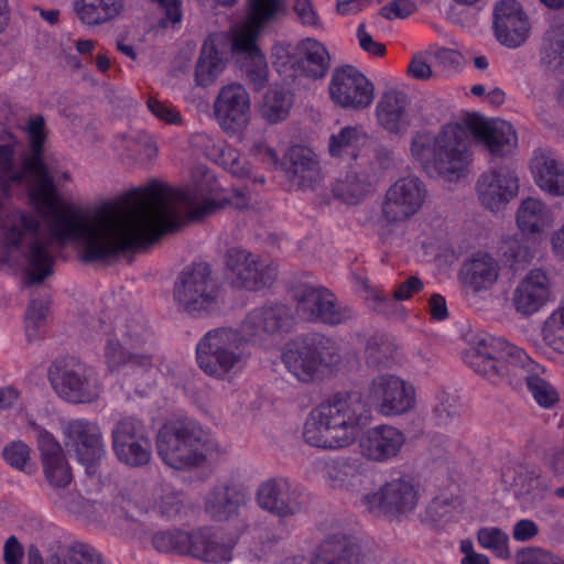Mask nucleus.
<instances>
[{
    "instance_id": "nucleus-1",
    "label": "nucleus",
    "mask_w": 564,
    "mask_h": 564,
    "mask_svg": "<svg viewBox=\"0 0 564 564\" xmlns=\"http://www.w3.org/2000/svg\"><path fill=\"white\" fill-rule=\"evenodd\" d=\"M25 132L30 154L24 158V164L17 159L18 139L12 134H0V194L8 196L11 188L25 182L26 172H30L34 176L30 198L43 220L44 232L59 246L75 245L84 262L108 260L115 206L105 205L89 210L63 202L43 160L46 139L44 118L31 117Z\"/></svg>"
},
{
    "instance_id": "nucleus-2",
    "label": "nucleus",
    "mask_w": 564,
    "mask_h": 564,
    "mask_svg": "<svg viewBox=\"0 0 564 564\" xmlns=\"http://www.w3.org/2000/svg\"><path fill=\"white\" fill-rule=\"evenodd\" d=\"M128 202L129 206L122 210L115 207L109 259L152 243L162 235L175 230L180 227L181 213L187 214L191 219H200L226 205L243 209L249 204L247 196L238 191L216 203L205 197L204 189L199 186L193 192H174L156 181L130 192Z\"/></svg>"
},
{
    "instance_id": "nucleus-3",
    "label": "nucleus",
    "mask_w": 564,
    "mask_h": 564,
    "mask_svg": "<svg viewBox=\"0 0 564 564\" xmlns=\"http://www.w3.org/2000/svg\"><path fill=\"white\" fill-rule=\"evenodd\" d=\"M293 325L291 310L283 304L251 311L240 329L221 327L207 332L196 345L198 367L217 380L231 381L248 360L246 344L262 343L269 337L288 333Z\"/></svg>"
},
{
    "instance_id": "nucleus-4",
    "label": "nucleus",
    "mask_w": 564,
    "mask_h": 564,
    "mask_svg": "<svg viewBox=\"0 0 564 564\" xmlns=\"http://www.w3.org/2000/svg\"><path fill=\"white\" fill-rule=\"evenodd\" d=\"M368 422L369 412L359 395L336 393L311 410L302 435L310 446L341 449L355 443Z\"/></svg>"
},
{
    "instance_id": "nucleus-5",
    "label": "nucleus",
    "mask_w": 564,
    "mask_h": 564,
    "mask_svg": "<svg viewBox=\"0 0 564 564\" xmlns=\"http://www.w3.org/2000/svg\"><path fill=\"white\" fill-rule=\"evenodd\" d=\"M410 153L425 171H434L448 182L464 178L471 162L468 134L459 122L443 126L436 134L415 132L411 138Z\"/></svg>"
},
{
    "instance_id": "nucleus-6",
    "label": "nucleus",
    "mask_w": 564,
    "mask_h": 564,
    "mask_svg": "<svg viewBox=\"0 0 564 564\" xmlns=\"http://www.w3.org/2000/svg\"><path fill=\"white\" fill-rule=\"evenodd\" d=\"M463 358L476 373L495 384H518L532 372L542 370L522 348L488 334L475 336L473 346Z\"/></svg>"
},
{
    "instance_id": "nucleus-7",
    "label": "nucleus",
    "mask_w": 564,
    "mask_h": 564,
    "mask_svg": "<svg viewBox=\"0 0 564 564\" xmlns=\"http://www.w3.org/2000/svg\"><path fill=\"white\" fill-rule=\"evenodd\" d=\"M156 449L163 463L174 469L198 467L225 454L217 441L205 436L192 421L165 423L158 432Z\"/></svg>"
},
{
    "instance_id": "nucleus-8",
    "label": "nucleus",
    "mask_w": 564,
    "mask_h": 564,
    "mask_svg": "<svg viewBox=\"0 0 564 564\" xmlns=\"http://www.w3.org/2000/svg\"><path fill=\"white\" fill-rule=\"evenodd\" d=\"M173 299L180 311L202 317L219 308L220 285L206 262L183 269L174 284Z\"/></svg>"
},
{
    "instance_id": "nucleus-9",
    "label": "nucleus",
    "mask_w": 564,
    "mask_h": 564,
    "mask_svg": "<svg viewBox=\"0 0 564 564\" xmlns=\"http://www.w3.org/2000/svg\"><path fill=\"white\" fill-rule=\"evenodd\" d=\"M282 359L299 381L311 382L322 367L337 365L340 356L337 345L330 338L311 334L290 343Z\"/></svg>"
},
{
    "instance_id": "nucleus-10",
    "label": "nucleus",
    "mask_w": 564,
    "mask_h": 564,
    "mask_svg": "<svg viewBox=\"0 0 564 564\" xmlns=\"http://www.w3.org/2000/svg\"><path fill=\"white\" fill-rule=\"evenodd\" d=\"M48 379L57 395L74 404L95 402L102 391L98 371L74 358L55 362L50 368Z\"/></svg>"
},
{
    "instance_id": "nucleus-11",
    "label": "nucleus",
    "mask_w": 564,
    "mask_h": 564,
    "mask_svg": "<svg viewBox=\"0 0 564 564\" xmlns=\"http://www.w3.org/2000/svg\"><path fill=\"white\" fill-rule=\"evenodd\" d=\"M147 329L142 316L135 315L124 325V343L117 338H108L104 358L109 373H128L148 371L152 367L150 355L140 354L135 348L145 343Z\"/></svg>"
},
{
    "instance_id": "nucleus-12",
    "label": "nucleus",
    "mask_w": 564,
    "mask_h": 564,
    "mask_svg": "<svg viewBox=\"0 0 564 564\" xmlns=\"http://www.w3.org/2000/svg\"><path fill=\"white\" fill-rule=\"evenodd\" d=\"M111 445L117 459L129 467L147 466L152 458L150 431L142 420L124 415L111 430Z\"/></svg>"
},
{
    "instance_id": "nucleus-13",
    "label": "nucleus",
    "mask_w": 564,
    "mask_h": 564,
    "mask_svg": "<svg viewBox=\"0 0 564 564\" xmlns=\"http://www.w3.org/2000/svg\"><path fill=\"white\" fill-rule=\"evenodd\" d=\"M273 64L279 72L293 69L313 79L323 78L330 67V56L327 48L317 40L307 37L297 43L294 54H290V45L278 44L273 47Z\"/></svg>"
},
{
    "instance_id": "nucleus-14",
    "label": "nucleus",
    "mask_w": 564,
    "mask_h": 564,
    "mask_svg": "<svg viewBox=\"0 0 564 564\" xmlns=\"http://www.w3.org/2000/svg\"><path fill=\"white\" fill-rule=\"evenodd\" d=\"M367 398L375 410L383 416H399L415 406V389L412 383L392 373L373 377Z\"/></svg>"
},
{
    "instance_id": "nucleus-15",
    "label": "nucleus",
    "mask_w": 564,
    "mask_h": 564,
    "mask_svg": "<svg viewBox=\"0 0 564 564\" xmlns=\"http://www.w3.org/2000/svg\"><path fill=\"white\" fill-rule=\"evenodd\" d=\"M297 313L310 322L329 326L345 324L355 317L351 306L338 302L326 288L305 286L295 294Z\"/></svg>"
},
{
    "instance_id": "nucleus-16",
    "label": "nucleus",
    "mask_w": 564,
    "mask_h": 564,
    "mask_svg": "<svg viewBox=\"0 0 564 564\" xmlns=\"http://www.w3.org/2000/svg\"><path fill=\"white\" fill-rule=\"evenodd\" d=\"M328 94L337 107L360 111L372 104L375 86L356 67L347 65L334 69L328 84Z\"/></svg>"
},
{
    "instance_id": "nucleus-17",
    "label": "nucleus",
    "mask_w": 564,
    "mask_h": 564,
    "mask_svg": "<svg viewBox=\"0 0 564 564\" xmlns=\"http://www.w3.org/2000/svg\"><path fill=\"white\" fill-rule=\"evenodd\" d=\"M227 278L236 289L249 291L269 286L275 279V268L263 264L260 257L246 249L229 248L225 254Z\"/></svg>"
},
{
    "instance_id": "nucleus-18",
    "label": "nucleus",
    "mask_w": 564,
    "mask_h": 564,
    "mask_svg": "<svg viewBox=\"0 0 564 564\" xmlns=\"http://www.w3.org/2000/svg\"><path fill=\"white\" fill-rule=\"evenodd\" d=\"M250 109V96L238 83L223 86L213 102L214 118L228 135L240 134L247 128Z\"/></svg>"
},
{
    "instance_id": "nucleus-19",
    "label": "nucleus",
    "mask_w": 564,
    "mask_h": 564,
    "mask_svg": "<svg viewBox=\"0 0 564 564\" xmlns=\"http://www.w3.org/2000/svg\"><path fill=\"white\" fill-rule=\"evenodd\" d=\"M65 445L75 453L87 474L96 473V465L106 455L101 430L96 422L86 419L68 421L63 430Z\"/></svg>"
},
{
    "instance_id": "nucleus-20",
    "label": "nucleus",
    "mask_w": 564,
    "mask_h": 564,
    "mask_svg": "<svg viewBox=\"0 0 564 564\" xmlns=\"http://www.w3.org/2000/svg\"><path fill=\"white\" fill-rule=\"evenodd\" d=\"M426 197V186L419 177H401L386 193L382 216L388 223L408 220L421 210Z\"/></svg>"
},
{
    "instance_id": "nucleus-21",
    "label": "nucleus",
    "mask_w": 564,
    "mask_h": 564,
    "mask_svg": "<svg viewBox=\"0 0 564 564\" xmlns=\"http://www.w3.org/2000/svg\"><path fill=\"white\" fill-rule=\"evenodd\" d=\"M259 507L280 518H288L305 509L307 495L301 486L288 478H273L257 490Z\"/></svg>"
},
{
    "instance_id": "nucleus-22",
    "label": "nucleus",
    "mask_w": 564,
    "mask_h": 564,
    "mask_svg": "<svg viewBox=\"0 0 564 564\" xmlns=\"http://www.w3.org/2000/svg\"><path fill=\"white\" fill-rule=\"evenodd\" d=\"M462 124L492 156H508L518 147L516 130L508 121H488L477 115H468Z\"/></svg>"
},
{
    "instance_id": "nucleus-23",
    "label": "nucleus",
    "mask_w": 564,
    "mask_h": 564,
    "mask_svg": "<svg viewBox=\"0 0 564 564\" xmlns=\"http://www.w3.org/2000/svg\"><path fill=\"white\" fill-rule=\"evenodd\" d=\"M518 192L519 178L508 166L482 173L476 183V193L481 206L492 213L505 209Z\"/></svg>"
},
{
    "instance_id": "nucleus-24",
    "label": "nucleus",
    "mask_w": 564,
    "mask_h": 564,
    "mask_svg": "<svg viewBox=\"0 0 564 564\" xmlns=\"http://www.w3.org/2000/svg\"><path fill=\"white\" fill-rule=\"evenodd\" d=\"M553 288V280L545 270L531 269L512 291L511 304L518 314L531 316L554 300Z\"/></svg>"
},
{
    "instance_id": "nucleus-25",
    "label": "nucleus",
    "mask_w": 564,
    "mask_h": 564,
    "mask_svg": "<svg viewBox=\"0 0 564 564\" xmlns=\"http://www.w3.org/2000/svg\"><path fill=\"white\" fill-rule=\"evenodd\" d=\"M288 14V0H246V15L232 30L234 39L252 44L268 28Z\"/></svg>"
},
{
    "instance_id": "nucleus-26",
    "label": "nucleus",
    "mask_w": 564,
    "mask_h": 564,
    "mask_svg": "<svg viewBox=\"0 0 564 564\" xmlns=\"http://www.w3.org/2000/svg\"><path fill=\"white\" fill-rule=\"evenodd\" d=\"M405 435L398 427L380 424L367 429L358 440L362 458L373 463H387L395 458L405 444Z\"/></svg>"
},
{
    "instance_id": "nucleus-27",
    "label": "nucleus",
    "mask_w": 564,
    "mask_h": 564,
    "mask_svg": "<svg viewBox=\"0 0 564 564\" xmlns=\"http://www.w3.org/2000/svg\"><path fill=\"white\" fill-rule=\"evenodd\" d=\"M46 480L54 489L66 488L73 479L72 469L59 442L46 430L32 424Z\"/></svg>"
},
{
    "instance_id": "nucleus-28",
    "label": "nucleus",
    "mask_w": 564,
    "mask_h": 564,
    "mask_svg": "<svg viewBox=\"0 0 564 564\" xmlns=\"http://www.w3.org/2000/svg\"><path fill=\"white\" fill-rule=\"evenodd\" d=\"M500 275L498 261L489 253L478 251L467 258L459 270V280L466 295L478 296L494 289Z\"/></svg>"
},
{
    "instance_id": "nucleus-29",
    "label": "nucleus",
    "mask_w": 564,
    "mask_h": 564,
    "mask_svg": "<svg viewBox=\"0 0 564 564\" xmlns=\"http://www.w3.org/2000/svg\"><path fill=\"white\" fill-rule=\"evenodd\" d=\"M370 511L405 513L412 511L419 501L417 486L410 478H398L384 484L379 492L364 497Z\"/></svg>"
},
{
    "instance_id": "nucleus-30",
    "label": "nucleus",
    "mask_w": 564,
    "mask_h": 564,
    "mask_svg": "<svg viewBox=\"0 0 564 564\" xmlns=\"http://www.w3.org/2000/svg\"><path fill=\"white\" fill-rule=\"evenodd\" d=\"M494 30L497 40L508 46L518 47L528 39V17L517 0H502L494 10Z\"/></svg>"
},
{
    "instance_id": "nucleus-31",
    "label": "nucleus",
    "mask_w": 564,
    "mask_h": 564,
    "mask_svg": "<svg viewBox=\"0 0 564 564\" xmlns=\"http://www.w3.org/2000/svg\"><path fill=\"white\" fill-rule=\"evenodd\" d=\"M377 121L392 134H404L412 124L410 99L400 90L386 91L376 106Z\"/></svg>"
},
{
    "instance_id": "nucleus-32",
    "label": "nucleus",
    "mask_w": 564,
    "mask_h": 564,
    "mask_svg": "<svg viewBox=\"0 0 564 564\" xmlns=\"http://www.w3.org/2000/svg\"><path fill=\"white\" fill-rule=\"evenodd\" d=\"M250 498L248 488L240 484H221L208 494L205 510L216 521L228 520L238 514L239 509Z\"/></svg>"
},
{
    "instance_id": "nucleus-33",
    "label": "nucleus",
    "mask_w": 564,
    "mask_h": 564,
    "mask_svg": "<svg viewBox=\"0 0 564 564\" xmlns=\"http://www.w3.org/2000/svg\"><path fill=\"white\" fill-rule=\"evenodd\" d=\"M531 172L535 184L551 196H564V164L547 150L534 151Z\"/></svg>"
},
{
    "instance_id": "nucleus-34",
    "label": "nucleus",
    "mask_w": 564,
    "mask_h": 564,
    "mask_svg": "<svg viewBox=\"0 0 564 564\" xmlns=\"http://www.w3.org/2000/svg\"><path fill=\"white\" fill-rule=\"evenodd\" d=\"M286 176L299 188H313L322 177L316 154L306 147L294 145L288 152Z\"/></svg>"
},
{
    "instance_id": "nucleus-35",
    "label": "nucleus",
    "mask_w": 564,
    "mask_h": 564,
    "mask_svg": "<svg viewBox=\"0 0 564 564\" xmlns=\"http://www.w3.org/2000/svg\"><path fill=\"white\" fill-rule=\"evenodd\" d=\"M235 541L208 529L192 533L189 555L206 563H228L232 558Z\"/></svg>"
},
{
    "instance_id": "nucleus-36",
    "label": "nucleus",
    "mask_w": 564,
    "mask_h": 564,
    "mask_svg": "<svg viewBox=\"0 0 564 564\" xmlns=\"http://www.w3.org/2000/svg\"><path fill=\"white\" fill-rule=\"evenodd\" d=\"M311 564H371L361 554L359 545L349 536L337 533L328 536L319 546Z\"/></svg>"
},
{
    "instance_id": "nucleus-37",
    "label": "nucleus",
    "mask_w": 564,
    "mask_h": 564,
    "mask_svg": "<svg viewBox=\"0 0 564 564\" xmlns=\"http://www.w3.org/2000/svg\"><path fill=\"white\" fill-rule=\"evenodd\" d=\"M555 221L550 207L534 197H527L520 203L516 213V224L519 230L531 237L544 235Z\"/></svg>"
},
{
    "instance_id": "nucleus-38",
    "label": "nucleus",
    "mask_w": 564,
    "mask_h": 564,
    "mask_svg": "<svg viewBox=\"0 0 564 564\" xmlns=\"http://www.w3.org/2000/svg\"><path fill=\"white\" fill-rule=\"evenodd\" d=\"M126 9L124 0H75L74 12L86 26L95 28L120 19Z\"/></svg>"
},
{
    "instance_id": "nucleus-39",
    "label": "nucleus",
    "mask_w": 564,
    "mask_h": 564,
    "mask_svg": "<svg viewBox=\"0 0 564 564\" xmlns=\"http://www.w3.org/2000/svg\"><path fill=\"white\" fill-rule=\"evenodd\" d=\"M367 140L368 135L361 127L346 126L329 137L328 152L333 158L356 159Z\"/></svg>"
},
{
    "instance_id": "nucleus-40",
    "label": "nucleus",
    "mask_w": 564,
    "mask_h": 564,
    "mask_svg": "<svg viewBox=\"0 0 564 564\" xmlns=\"http://www.w3.org/2000/svg\"><path fill=\"white\" fill-rule=\"evenodd\" d=\"M257 42L252 40V44H246L243 39L232 37V50L236 53L245 54L250 59V63L246 65V77L254 89L259 90L268 80V64Z\"/></svg>"
},
{
    "instance_id": "nucleus-41",
    "label": "nucleus",
    "mask_w": 564,
    "mask_h": 564,
    "mask_svg": "<svg viewBox=\"0 0 564 564\" xmlns=\"http://www.w3.org/2000/svg\"><path fill=\"white\" fill-rule=\"evenodd\" d=\"M197 145L204 149L206 156L212 160L221 159L223 162H230L229 171L238 176L246 177L249 175V169L241 164V158L231 148H226L225 142L218 138L206 133H199L195 138Z\"/></svg>"
},
{
    "instance_id": "nucleus-42",
    "label": "nucleus",
    "mask_w": 564,
    "mask_h": 564,
    "mask_svg": "<svg viewBox=\"0 0 564 564\" xmlns=\"http://www.w3.org/2000/svg\"><path fill=\"white\" fill-rule=\"evenodd\" d=\"M225 69V62L213 43L205 42L196 63L194 79L197 86L207 87L215 83Z\"/></svg>"
},
{
    "instance_id": "nucleus-43",
    "label": "nucleus",
    "mask_w": 564,
    "mask_h": 564,
    "mask_svg": "<svg viewBox=\"0 0 564 564\" xmlns=\"http://www.w3.org/2000/svg\"><path fill=\"white\" fill-rule=\"evenodd\" d=\"M293 105V95L282 87H274L267 91L260 107L261 117L269 123H279L285 120Z\"/></svg>"
},
{
    "instance_id": "nucleus-44",
    "label": "nucleus",
    "mask_w": 564,
    "mask_h": 564,
    "mask_svg": "<svg viewBox=\"0 0 564 564\" xmlns=\"http://www.w3.org/2000/svg\"><path fill=\"white\" fill-rule=\"evenodd\" d=\"M369 189L370 184L366 176L352 170L338 177L332 186L333 195L347 204H357Z\"/></svg>"
},
{
    "instance_id": "nucleus-45",
    "label": "nucleus",
    "mask_w": 564,
    "mask_h": 564,
    "mask_svg": "<svg viewBox=\"0 0 564 564\" xmlns=\"http://www.w3.org/2000/svg\"><path fill=\"white\" fill-rule=\"evenodd\" d=\"M318 466L325 481L332 488H344L356 475V460L349 457L322 459Z\"/></svg>"
},
{
    "instance_id": "nucleus-46",
    "label": "nucleus",
    "mask_w": 564,
    "mask_h": 564,
    "mask_svg": "<svg viewBox=\"0 0 564 564\" xmlns=\"http://www.w3.org/2000/svg\"><path fill=\"white\" fill-rule=\"evenodd\" d=\"M542 61L553 69L564 65V23L555 22L546 31Z\"/></svg>"
},
{
    "instance_id": "nucleus-47",
    "label": "nucleus",
    "mask_w": 564,
    "mask_h": 564,
    "mask_svg": "<svg viewBox=\"0 0 564 564\" xmlns=\"http://www.w3.org/2000/svg\"><path fill=\"white\" fill-rule=\"evenodd\" d=\"M192 533L182 530L159 531L152 538L153 547L161 553L189 555Z\"/></svg>"
},
{
    "instance_id": "nucleus-48",
    "label": "nucleus",
    "mask_w": 564,
    "mask_h": 564,
    "mask_svg": "<svg viewBox=\"0 0 564 564\" xmlns=\"http://www.w3.org/2000/svg\"><path fill=\"white\" fill-rule=\"evenodd\" d=\"M48 564H104L95 549L87 544L76 543L65 554L52 555Z\"/></svg>"
},
{
    "instance_id": "nucleus-49",
    "label": "nucleus",
    "mask_w": 564,
    "mask_h": 564,
    "mask_svg": "<svg viewBox=\"0 0 564 564\" xmlns=\"http://www.w3.org/2000/svg\"><path fill=\"white\" fill-rule=\"evenodd\" d=\"M539 372H532L524 381L536 403L549 409L558 402V393L550 382L539 376Z\"/></svg>"
},
{
    "instance_id": "nucleus-50",
    "label": "nucleus",
    "mask_w": 564,
    "mask_h": 564,
    "mask_svg": "<svg viewBox=\"0 0 564 564\" xmlns=\"http://www.w3.org/2000/svg\"><path fill=\"white\" fill-rule=\"evenodd\" d=\"M543 339L555 351L564 354V308L551 314L543 327Z\"/></svg>"
},
{
    "instance_id": "nucleus-51",
    "label": "nucleus",
    "mask_w": 564,
    "mask_h": 564,
    "mask_svg": "<svg viewBox=\"0 0 564 564\" xmlns=\"http://www.w3.org/2000/svg\"><path fill=\"white\" fill-rule=\"evenodd\" d=\"M478 543L487 550H491L501 558L509 557L507 533L498 528H481L477 532Z\"/></svg>"
},
{
    "instance_id": "nucleus-52",
    "label": "nucleus",
    "mask_w": 564,
    "mask_h": 564,
    "mask_svg": "<svg viewBox=\"0 0 564 564\" xmlns=\"http://www.w3.org/2000/svg\"><path fill=\"white\" fill-rule=\"evenodd\" d=\"M4 460L13 468L22 471H28L30 462V448L21 442L14 441L4 446L2 452Z\"/></svg>"
},
{
    "instance_id": "nucleus-53",
    "label": "nucleus",
    "mask_w": 564,
    "mask_h": 564,
    "mask_svg": "<svg viewBox=\"0 0 564 564\" xmlns=\"http://www.w3.org/2000/svg\"><path fill=\"white\" fill-rule=\"evenodd\" d=\"M292 8L300 24L313 29L322 28V20L312 0H293Z\"/></svg>"
},
{
    "instance_id": "nucleus-54",
    "label": "nucleus",
    "mask_w": 564,
    "mask_h": 564,
    "mask_svg": "<svg viewBox=\"0 0 564 564\" xmlns=\"http://www.w3.org/2000/svg\"><path fill=\"white\" fill-rule=\"evenodd\" d=\"M48 312L47 303L32 300L25 316V332L28 337L35 338L37 330L45 321Z\"/></svg>"
},
{
    "instance_id": "nucleus-55",
    "label": "nucleus",
    "mask_w": 564,
    "mask_h": 564,
    "mask_svg": "<svg viewBox=\"0 0 564 564\" xmlns=\"http://www.w3.org/2000/svg\"><path fill=\"white\" fill-rule=\"evenodd\" d=\"M150 112L159 120L169 124H181L183 119L181 113L173 106L162 102L154 97L147 100Z\"/></svg>"
},
{
    "instance_id": "nucleus-56",
    "label": "nucleus",
    "mask_w": 564,
    "mask_h": 564,
    "mask_svg": "<svg viewBox=\"0 0 564 564\" xmlns=\"http://www.w3.org/2000/svg\"><path fill=\"white\" fill-rule=\"evenodd\" d=\"M455 507V500L451 497H435L426 507L425 517L431 522H437L449 516Z\"/></svg>"
},
{
    "instance_id": "nucleus-57",
    "label": "nucleus",
    "mask_w": 564,
    "mask_h": 564,
    "mask_svg": "<svg viewBox=\"0 0 564 564\" xmlns=\"http://www.w3.org/2000/svg\"><path fill=\"white\" fill-rule=\"evenodd\" d=\"M503 254L513 263H525L532 258L530 248L519 238L505 241Z\"/></svg>"
},
{
    "instance_id": "nucleus-58",
    "label": "nucleus",
    "mask_w": 564,
    "mask_h": 564,
    "mask_svg": "<svg viewBox=\"0 0 564 564\" xmlns=\"http://www.w3.org/2000/svg\"><path fill=\"white\" fill-rule=\"evenodd\" d=\"M514 484L521 495L535 496L543 490L541 477L534 470L518 474Z\"/></svg>"
},
{
    "instance_id": "nucleus-59",
    "label": "nucleus",
    "mask_w": 564,
    "mask_h": 564,
    "mask_svg": "<svg viewBox=\"0 0 564 564\" xmlns=\"http://www.w3.org/2000/svg\"><path fill=\"white\" fill-rule=\"evenodd\" d=\"M159 6L161 13L164 18L161 24L166 28L169 25L174 26L182 20V1L181 0H152Z\"/></svg>"
},
{
    "instance_id": "nucleus-60",
    "label": "nucleus",
    "mask_w": 564,
    "mask_h": 564,
    "mask_svg": "<svg viewBox=\"0 0 564 564\" xmlns=\"http://www.w3.org/2000/svg\"><path fill=\"white\" fill-rule=\"evenodd\" d=\"M392 346L386 341H378L371 338L366 347L367 364L379 366L391 355Z\"/></svg>"
},
{
    "instance_id": "nucleus-61",
    "label": "nucleus",
    "mask_w": 564,
    "mask_h": 564,
    "mask_svg": "<svg viewBox=\"0 0 564 564\" xmlns=\"http://www.w3.org/2000/svg\"><path fill=\"white\" fill-rule=\"evenodd\" d=\"M415 11V4L409 0H394L381 9V14L388 20L405 19Z\"/></svg>"
},
{
    "instance_id": "nucleus-62",
    "label": "nucleus",
    "mask_w": 564,
    "mask_h": 564,
    "mask_svg": "<svg viewBox=\"0 0 564 564\" xmlns=\"http://www.w3.org/2000/svg\"><path fill=\"white\" fill-rule=\"evenodd\" d=\"M435 417L438 424L446 425L452 419L458 415V406L455 398L446 397L441 402L438 401L434 410Z\"/></svg>"
},
{
    "instance_id": "nucleus-63",
    "label": "nucleus",
    "mask_w": 564,
    "mask_h": 564,
    "mask_svg": "<svg viewBox=\"0 0 564 564\" xmlns=\"http://www.w3.org/2000/svg\"><path fill=\"white\" fill-rule=\"evenodd\" d=\"M357 39L360 47L371 54L373 56H383L386 53V47L382 43L376 42L371 34L366 31V26L364 23L358 25L357 29Z\"/></svg>"
},
{
    "instance_id": "nucleus-64",
    "label": "nucleus",
    "mask_w": 564,
    "mask_h": 564,
    "mask_svg": "<svg viewBox=\"0 0 564 564\" xmlns=\"http://www.w3.org/2000/svg\"><path fill=\"white\" fill-rule=\"evenodd\" d=\"M23 546L15 535H11L3 546V561L6 564H21L23 558Z\"/></svg>"
}]
</instances>
